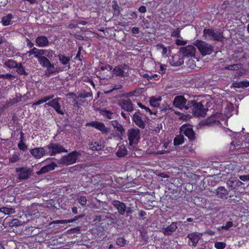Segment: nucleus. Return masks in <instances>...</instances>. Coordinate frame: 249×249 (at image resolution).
Here are the masks:
<instances>
[{"mask_svg": "<svg viewBox=\"0 0 249 249\" xmlns=\"http://www.w3.org/2000/svg\"><path fill=\"white\" fill-rule=\"evenodd\" d=\"M173 106L181 110H188L193 106V102L188 101L183 96L178 95L174 98L173 101Z\"/></svg>", "mask_w": 249, "mask_h": 249, "instance_id": "1", "label": "nucleus"}, {"mask_svg": "<svg viewBox=\"0 0 249 249\" xmlns=\"http://www.w3.org/2000/svg\"><path fill=\"white\" fill-rule=\"evenodd\" d=\"M194 45L196 46L203 56L211 54L214 51L213 45L202 40H196Z\"/></svg>", "mask_w": 249, "mask_h": 249, "instance_id": "2", "label": "nucleus"}, {"mask_svg": "<svg viewBox=\"0 0 249 249\" xmlns=\"http://www.w3.org/2000/svg\"><path fill=\"white\" fill-rule=\"evenodd\" d=\"M47 149V155L55 156L61 153H67L68 150L59 143L50 142L46 146Z\"/></svg>", "mask_w": 249, "mask_h": 249, "instance_id": "3", "label": "nucleus"}, {"mask_svg": "<svg viewBox=\"0 0 249 249\" xmlns=\"http://www.w3.org/2000/svg\"><path fill=\"white\" fill-rule=\"evenodd\" d=\"M80 155V153L74 151L69 153L67 156L62 157L59 160L60 164L70 165L76 163L78 157Z\"/></svg>", "mask_w": 249, "mask_h": 249, "instance_id": "4", "label": "nucleus"}, {"mask_svg": "<svg viewBox=\"0 0 249 249\" xmlns=\"http://www.w3.org/2000/svg\"><path fill=\"white\" fill-rule=\"evenodd\" d=\"M203 36L208 40L221 41L223 39L221 32L210 29H205L203 30Z\"/></svg>", "mask_w": 249, "mask_h": 249, "instance_id": "5", "label": "nucleus"}, {"mask_svg": "<svg viewBox=\"0 0 249 249\" xmlns=\"http://www.w3.org/2000/svg\"><path fill=\"white\" fill-rule=\"evenodd\" d=\"M193 102V113L196 116L205 117L208 109L204 108L201 102L196 103L195 100H191Z\"/></svg>", "mask_w": 249, "mask_h": 249, "instance_id": "6", "label": "nucleus"}, {"mask_svg": "<svg viewBox=\"0 0 249 249\" xmlns=\"http://www.w3.org/2000/svg\"><path fill=\"white\" fill-rule=\"evenodd\" d=\"M127 136L130 145L137 144L140 139V131L138 128L129 129L127 132Z\"/></svg>", "mask_w": 249, "mask_h": 249, "instance_id": "7", "label": "nucleus"}, {"mask_svg": "<svg viewBox=\"0 0 249 249\" xmlns=\"http://www.w3.org/2000/svg\"><path fill=\"white\" fill-rule=\"evenodd\" d=\"M16 171L17 173H18V178L19 180L29 178L33 174L32 169L26 167L16 168Z\"/></svg>", "mask_w": 249, "mask_h": 249, "instance_id": "8", "label": "nucleus"}, {"mask_svg": "<svg viewBox=\"0 0 249 249\" xmlns=\"http://www.w3.org/2000/svg\"><path fill=\"white\" fill-rule=\"evenodd\" d=\"M220 113H216L213 116H211L207 119L202 121L200 122L199 125L201 126H212V125H220L221 123L217 119L221 116Z\"/></svg>", "mask_w": 249, "mask_h": 249, "instance_id": "9", "label": "nucleus"}, {"mask_svg": "<svg viewBox=\"0 0 249 249\" xmlns=\"http://www.w3.org/2000/svg\"><path fill=\"white\" fill-rule=\"evenodd\" d=\"M179 133L180 135H185L190 140L193 141L195 139V132L189 124H186L182 125L180 128Z\"/></svg>", "mask_w": 249, "mask_h": 249, "instance_id": "10", "label": "nucleus"}, {"mask_svg": "<svg viewBox=\"0 0 249 249\" xmlns=\"http://www.w3.org/2000/svg\"><path fill=\"white\" fill-rule=\"evenodd\" d=\"M30 154L36 159H39L45 155H47V149L44 147H36L29 151Z\"/></svg>", "mask_w": 249, "mask_h": 249, "instance_id": "11", "label": "nucleus"}, {"mask_svg": "<svg viewBox=\"0 0 249 249\" xmlns=\"http://www.w3.org/2000/svg\"><path fill=\"white\" fill-rule=\"evenodd\" d=\"M179 53L184 57H193L195 56L196 49L193 45H188L181 47L179 49Z\"/></svg>", "mask_w": 249, "mask_h": 249, "instance_id": "12", "label": "nucleus"}, {"mask_svg": "<svg viewBox=\"0 0 249 249\" xmlns=\"http://www.w3.org/2000/svg\"><path fill=\"white\" fill-rule=\"evenodd\" d=\"M202 234L194 232L188 234L187 237L189 239L188 244L193 247H196L199 240L201 239Z\"/></svg>", "mask_w": 249, "mask_h": 249, "instance_id": "13", "label": "nucleus"}, {"mask_svg": "<svg viewBox=\"0 0 249 249\" xmlns=\"http://www.w3.org/2000/svg\"><path fill=\"white\" fill-rule=\"evenodd\" d=\"M86 126H90L96 129L101 131L103 133H107L108 132V129L106 127L105 124L100 122L92 121L86 124Z\"/></svg>", "mask_w": 249, "mask_h": 249, "instance_id": "14", "label": "nucleus"}, {"mask_svg": "<svg viewBox=\"0 0 249 249\" xmlns=\"http://www.w3.org/2000/svg\"><path fill=\"white\" fill-rule=\"evenodd\" d=\"M60 99V98H56L46 103V105L53 107L58 114L64 115V112L61 110V105L59 102Z\"/></svg>", "mask_w": 249, "mask_h": 249, "instance_id": "15", "label": "nucleus"}, {"mask_svg": "<svg viewBox=\"0 0 249 249\" xmlns=\"http://www.w3.org/2000/svg\"><path fill=\"white\" fill-rule=\"evenodd\" d=\"M8 217H7L3 220V225H5V227H6L7 226H9L12 228L14 227H17L25 225L26 224L25 222L21 221L18 219H14L12 220L10 222H8Z\"/></svg>", "mask_w": 249, "mask_h": 249, "instance_id": "16", "label": "nucleus"}, {"mask_svg": "<svg viewBox=\"0 0 249 249\" xmlns=\"http://www.w3.org/2000/svg\"><path fill=\"white\" fill-rule=\"evenodd\" d=\"M133 121L135 124L141 128H144L145 126V121L140 116V112L137 111L133 115Z\"/></svg>", "mask_w": 249, "mask_h": 249, "instance_id": "17", "label": "nucleus"}, {"mask_svg": "<svg viewBox=\"0 0 249 249\" xmlns=\"http://www.w3.org/2000/svg\"><path fill=\"white\" fill-rule=\"evenodd\" d=\"M120 106L124 110L128 112H132L134 110L133 106L130 99H123L120 103Z\"/></svg>", "mask_w": 249, "mask_h": 249, "instance_id": "18", "label": "nucleus"}, {"mask_svg": "<svg viewBox=\"0 0 249 249\" xmlns=\"http://www.w3.org/2000/svg\"><path fill=\"white\" fill-rule=\"evenodd\" d=\"M127 65H120L115 67L112 70V74L116 76L124 77L125 76L124 70L126 69Z\"/></svg>", "mask_w": 249, "mask_h": 249, "instance_id": "19", "label": "nucleus"}, {"mask_svg": "<svg viewBox=\"0 0 249 249\" xmlns=\"http://www.w3.org/2000/svg\"><path fill=\"white\" fill-rule=\"evenodd\" d=\"M178 227L177 222H172L171 225L166 228L162 229V232L165 235H171L176 231Z\"/></svg>", "mask_w": 249, "mask_h": 249, "instance_id": "20", "label": "nucleus"}, {"mask_svg": "<svg viewBox=\"0 0 249 249\" xmlns=\"http://www.w3.org/2000/svg\"><path fill=\"white\" fill-rule=\"evenodd\" d=\"M36 43L39 47H45L49 44V41L46 36H41L36 38Z\"/></svg>", "mask_w": 249, "mask_h": 249, "instance_id": "21", "label": "nucleus"}, {"mask_svg": "<svg viewBox=\"0 0 249 249\" xmlns=\"http://www.w3.org/2000/svg\"><path fill=\"white\" fill-rule=\"evenodd\" d=\"M113 205L117 209L120 214L124 215L126 210L125 204L124 203L118 200H115L113 202Z\"/></svg>", "mask_w": 249, "mask_h": 249, "instance_id": "22", "label": "nucleus"}, {"mask_svg": "<svg viewBox=\"0 0 249 249\" xmlns=\"http://www.w3.org/2000/svg\"><path fill=\"white\" fill-rule=\"evenodd\" d=\"M111 124L116 131H118L117 136L121 138L123 136L125 132L124 129L122 125L120 124L117 121H113L111 122Z\"/></svg>", "mask_w": 249, "mask_h": 249, "instance_id": "23", "label": "nucleus"}, {"mask_svg": "<svg viewBox=\"0 0 249 249\" xmlns=\"http://www.w3.org/2000/svg\"><path fill=\"white\" fill-rule=\"evenodd\" d=\"M57 166V165L55 163L53 162L50 164H48L47 165L44 166L42 167L40 170L37 172V175H41L43 174H45L49 171H52L54 169L55 167Z\"/></svg>", "mask_w": 249, "mask_h": 249, "instance_id": "24", "label": "nucleus"}, {"mask_svg": "<svg viewBox=\"0 0 249 249\" xmlns=\"http://www.w3.org/2000/svg\"><path fill=\"white\" fill-rule=\"evenodd\" d=\"M216 195L219 198H227L228 192L224 187H219L216 190Z\"/></svg>", "mask_w": 249, "mask_h": 249, "instance_id": "25", "label": "nucleus"}, {"mask_svg": "<svg viewBox=\"0 0 249 249\" xmlns=\"http://www.w3.org/2000/svg\"><path fill=\"white\" fill-rule=\"evenodd\" d=\"M89 147L93 151H98L103 149L104 145L101 141H96L89 144Z\"/></svg>", "mask_w": 249, "mask_h": 249, "instance_id": "26", "label": "nucleus"}, {"mask_svg": "<svg viewBox=\"0 0 249 249\" xmlns=\"http://www.w3.org/2000/svg\"><path fill=\"white\" fill-rule=\"evenodd\" d=\"M232 86L236 88H245L249 87V81L247 80L238 82L234 81L232 83Z\"/></svg>", "mask_w": 249, "mask_h": 249, "instance_id": "27", "label": "nucleus"}, {"mask_svg": "<svg viewBox=\"0 0 249 249\" xmlns=\"http://www.w3.org/2000/svg\"><path fill=\"white\" fill-rule=\"evenodd\" d=\"M13 18V16L11 14H8L6 16L3 17L1 19V23L2 25L6 26L12 24L13 23L12 20Z\"/></svg>", "mask_w": 249, "mask_h": 249, "instance_id": "28", "label": "nucleus"}, {"mask_svg": "<svg viewBox=\"0 0 249 249\" xmlns=\"http://www.w3.org/2000/svg\"><path fill=\"white\" fill-rule=\"evenodd\" d=\"M116 154L118 157H124L127 154V151L126 147L124 145L119 146Z\"/></svg>", "mask_w": 249, "mask_h": 249, "instance_id": "29", "label": "nucleus"}, {"mask_svg": "<svg viewBox=\"0 0 249 249\" xmlns=\"http://www.w3.org/2000/svg\"><path fill=\"white\" fill-rule=\"evenodd\" d=\"M22 100V96H16V97L13 98L12 99H10L9 101H7L5 105V107H8L12 105H13L15 104L19 103L21 102Z\"/></svg>", "mask_w": 249, "mask_h": 249, "instance_id": "30", "label": "nucleus"}, {"mask_svg": "<svg viewBox=\"0 0 249 249\" xmlns=\"http://www.w3.org/2000/svg\"><path fill=\"white\" fill-rule=\"evenodd\" d=\"M47 69L45 71V75L47 76H50L51 75L56 72V68L53 64L51 63L46 67Z\"/></svg>", "mask_w": 249, "mask_h": 249, "instance_id": "31", "label": "nucleus"}, {"mask_svg": "<svg viewBox=\"0 0 249 249\" xmlns=\"http://www.w3.org/2000/svg\"><path fill=\"white\" fill-rule=\"evenodd\" d=\"M39 64L42 67L46 68L51 63L50 60L43 55L38 60Z\"/></svg>", "mask_w": 249, "mask_h": 249, "instance_id": "32", "label": "nucleus"}, {"mask_svg": "<svg viewBox=\"0 0 249 249\" xmlns=\"http://www.w3.org/2000/svg\"><path fill=\"white\" fill-rule=\"evenodd\" d=\"M0 212L7 215L15 213L16 212L14 208L7 207H3L0 208Z\"/></svg>", "mask_w": 249, "mask_h": 249, "instance_id": "33", "label": "nucleus"}, {"mask_svg": "<svg viewBox=\"0 0 249 249\" xmlns=\"http://www.w3.org/2000/svg\"><path fill=\"white\" fill-rule=\"evenodd\" d=\"M35 53L34 57L38 60L44 54H45V50L44 49H38L36 48H35Z\"/></svg>", "mask_w": 249, "mask_h": 249, "instance_id": "34", "label": "nucleus"}, {"mask_svg": "<svg viewBox=\"0 0 249 249\" xmlns=\"http://www.w3.org/2000/svg\"><path fill=\"white\" fill-rule=\"evenodd\" d=\"M54 97L53 95H49L47 96L44 97L41 99L37 101L36 102H35L33 104V106H38L41 104L46 102L48 101L53 99Z\"/></svg>", "mask_w": 249, "mask_h": 249, "instance_id": "35", "label": "nucleus"}, {"mask_svg": "<svg viewBox=\"0 0 249 249\" xmlns=\"http://www.w3.org/2000/svg\"><path fill=\"white\" fill-rule=\"evenodd\" d=\"M161 101V98L159 97L156 98L154 97H152L149 100V103L150 105L154 107H157L160 105V102Z\"/></svg>", "mask_w": 249, "mask_h": 249, "instance_id": "36", "label": "nucleus"}, {"mask_svg": "<svg viewBox=\"0 0 249 249\" xmlns=\"http://www.w3.org/2000/svg\"><path fill=\"white\" fill-rule=\"evenodd\" d=\"M58 56L59 60L62 64L66 65L69 63L71 59L70 57H67L63 54H59Z\"/></svg>", "mask_w": 249, "mask_h": 249, "instance_id": "37", "label": "nucleus"}, {"mask_svg": "<svg viewBox=\"0 0 249 249\" xmlns=\"http://www.w3.org/2000/svg\"><path fill=\"white\" fill-rule=\"evenodd\" d=\"M17 62L12 59H9L4 63V65L10 69L16 68L18 66Z\"/></svg>", "mask_w": 249, "mask_h": 249, "instance_id": "38", "label": "nucleus"}, {"mask_svg": "<svg viewBox=\"0 0 249 249\" xmlns=\"http://www.w3.org/2000/svg\"><path fill=\"white\" fill-rule=\"evenodd\" d=\"M92 96L91 92H86L85 90H82L79 92L78 97L86 98Z\"/></svg>", "mask_w": 249, "mask_h": 249, "instance_id": "39", "label": "nucleus"}, {"mask_svg": "<svg viewBox=\"0 0 249 249\" xmlns=\"http://www.w3.org/2000/svg\"><path fill=\"white\" fill-rule=\"evenodd\" d=\"M160 77V75L158 74H149L148 73H145L143 74L142 77L146 78L147 80H157V79H159V77Z\"/></svg>", "mask_w": 249, "mask_h": 249, "instance_id": "40", "label": "nucleus"}, {"mask_svg": "<svg viewBox=\"0 0 249 249\" xmlns=\"http://www.w3.org/2000/svg\"><path fill=\"white\" fill-rule=\"evenodd\" d=\"M17 68V71L19 74L27 75V72H26L25 68L23 67L21 63H18V66L16 67Z\"/></svg>", "mask_w": 249, "mask_h": 249, "instance_id": "41", "label": "nucleus"}, {"mask_svg": "<svg viewBox=\"0 0 249 249\" xmlns=\"http://www.w3.org/2000/svg\"><path fill=\"white\" fill-rule=\"evenodd\" d=\"M82 217V215H79V216H76L74 217L73 219H69V220H58L57 221V223H59V224H68V223H71V222H73L74 221H76L77 220H78V219L80 217Z\"/></svg>", "mask_w": 249, "mask_h": 249, "instance_id": "42", "label": "nucleus"}, {"mask_svg": "<svg viewBox=\"0 0 249 249\" xmlns=\"http://www.w3.org/2000/svg\"><path fill=\"white\" fill-rule=\"evenodd\" d=\"M178 56H175L173 57V65L175 66H180L183 63V60L182 58H178Z\"/></svg>", "mask_w": 249, "mask_h": 249, "instance_id": "43", "label": "nucleus"}, {"mask_svg": "<svg viewBox=\"0 0 249 249\" xmlns=\"http://www.w3.org/2000/svg\"><path fill=\"white\" fill-rule=\"evenodd\" d=\"M101 114L102 115L107 117L109 119H113L114 118V116H115V114L114 113L107 110H102L101 112Z\"/></svg>", "mask_w": 249, "mask_h": 249, "instance_id": "44", "label": "nucleus"}, {"mask_svg": "<svg viewBox=\"0 0 249 249\" xmlns=\"http://www.w3.org/2000/svg\"><path fill=\"white\" fill-rule=\"evenodd\" d=\"M184 142V138L182 135L176 137L174 142L175 145H179Z\"/></svg>", "mask_w": 249, "mask_h": 249, "instance_id": "45", "label": "nucleus"}, {"mask_svg": "<svg viewBox=\"0 0 249 249\" xmlns=\"http://www.w3.org/2000/svg\"><path fill=\"white\" fill-rule=\"evenodd\" d=\"M112 8L114 10V15L116 16H118L120 14V8L116 1L113 2L112 5Z\"/></svg>", "mask_w": 249, "mask_h": 249, "instance_id": "46", "label": "nucleus"}, {"mask_svg": "<svg viewBox=\"0 0 249 249\" xmlns=\"http://www.w3.org/2000/svg\"><path fill=\"white\" fill-rule=\"evenodd\" d=\"M233 226V223L232 221H228L226 223L225 226H222L218 228V230H225L228 231L230 228Z\"/></svg>", "mask_w": 249, "mask_h": 249, "instance_id": "47", "label": "nucleus"}, {"mask_svg": "<svg viewBox=\"0 0 249 249\" xmlns=\"http://www.w3.org/2000/svg\"><path fill=\"white\" fill-rule=\"evenodd\" d=\"M19 154H14L12 155V156L9 159V162L10 163H16L19 160Z\"/></svg>", "mask_w": 249, "mask_h": 249, "instance_id": "48", "label": "nucleus"}, {"mask_svg": "<svg viewBox=\"0 0 249 249\" xmlns=\"http://www.w3.org/2000/svg\"><path fill=\"white\" fill-rule=\"evenodd\" d=\"M45 54H44V56L47 57L49 59H52L54 55H55L54 52L51 50H45Z\"/></svg>", "mask_w": 249, "mask_h": 249, "instance_id": "49", "label": "nucleus"}, {"mask_svg": "<svg viewBox=\"0 0 249 249\" xmlns=\"http://www.w3.org/2000/svg\"><path fill=\"white\" fill-rule=\"evenodd\" d=\"M226 246V244L223 242H216L214 243V247L217 249H224Z\"/></svg>", "mask_w": 249, "mask_h": 249, "instance_id": "50", "label": "nucleus"}, {"mask_svg": "<svg viewBox=\"0 0 249 249\" xmlns=\"http://www.w3.org/2000/svg\"><path fill=\"white\" fill-rule=\"evenodd\" d=\"M180 29L179 28H178L174 30L171 33V36L176 37L177 38H179L180 37Z\"/></svg>", "mask_w": 249, "mask_h": 249, "instance_id": "51", "label": "nucleus"}, {"mask_svg": "<svg viewBox=\"0 0 249 249\" xmlns=\"http://www.w3.org/2000/svg\"><path fill=\"white\" fill-rule=\"evenodd\" d=\"M125 240L122 237H120L117 239L116 240V244L117 245L120 247H123L125 244Z\"/></svg>", "mask_w": 249, "mask_h": 249, "instance_id": "52", "label": "nucleus"}, {"mask_svg": "<svg viewBox=\"0 0 249 249\" xmlns=\"http://www.w3.org/2000/svg\"><path fill=\"white\" fill-rule=\"evenodd\" d=\"M78 202L82 205L85 206L87 204V199L85 196H81L78 197Z\"/></svg>", "mask_w": 249, "mask_h": 249, "instance_id": "53", "label": "nucleus"}, {"mask_svg": "<svg viewBox=\"0 0 249 249\" xmlns=\"http://www.w3.org/2000/svg\"><path fill=\"white\" fill-rule=\"evenodd\" d=\"M18 146L19 149L23 151H25L27 149V145L25 144L24 142H19Z\"/></svg>", "mask_w": 249, "mask_h": 249, "instance_id": "54", "label": "nucleus"}, {"mask_svg": "<svg viewBox=\"0 0 249 249\" xmlns=\"http://www.w3.org/2000/svg\"><path fill=\"white\" fill-rule=\"evenodd\" d=\"M225 69L229 70H237L239 69V66L237 64H233L225 67Z\"/></svg>", "mask_w": 249, "mask_h": 249, "instance_id": "55", "label": "nucleus"}, {"mask_svg": "<svg viewBox=\"0 0 249 249\" xmlns=\"http://www.w3.org/2000/svg\"><path fill=\"white\" fill-rule=\"evenodd\" d=\"M138 105L140 107H141L142 109H144L146 112H148L150 114H152V112L150 110V109L147 107H146L144 105H142L141 103H138Z\"/></svg>", "mask_w": 249, "mask_h": 249, "instance_id": "56", "label": "nucleus"}, {"mask_svg": "<svg viewBox=\"0 0 249 249\" xmlns=\"http://www.w3.org/2000/svg\"><path fill=\"white\" fill-rule=\"evenodd\" d=\"M123 86L120 84L114 85L112 86V89L111 90L107 91V93H110L114 90L119 89H122Z\"/></svg>", "mask_w": 249, "mask_h": 249, "instance_id": "57", "label": "nucleus"}, {"mask_svg": "<svg viewBox=\"0 0 249 249\" xmlns=\"http://www.w3.org/2000/svg\"><path fill=\"white\" fill-rule=\"evenodd\" d=\"M187 43V41L183 40L180 39H177L176 40V44L178 46L184 45Z\"/></svg>", "mask_w": 249, "mask_h": 249, "instance_id": "58", "label": "nucleus"}, {"mask_svg": "<svg viewBox=\"0 0 249 249\" xmlns=\"http://www.w3.org/2000/svg\"><path fill=\"white\" fill-rule=\"evenodd\" d=\"M142 91L143 89L142 88H138L132 91L133 93H134V96L141 94L142 92Z\"/></svg>", "mask_w": 249, "mask_h": 249, "instance_id": "59", "label": "nucleus"}, {"mask_svg": "<svg viewBox=\"0 0 249 249\" xmlns=\"http://www.w3.org/2000/svg\"><path fill=\"white\" fill-rule=\"evenodd\" d=\"M239 178L243 181H249V175L240 176Z\"/></svg>", "mask_w": 249, "mask_h": 249, "instance_id": "60", "label": "nucleus"}, {"mask_svg": "<svg viewBox=\"0 0 249 249\" xmlns=\"http://www.w3.org/2000/svg\"><path fill=\"white\" fill-rule=\"evenodd\" d=\"M132 96H134V93H133L132 91L125 93L122 95V97H124L125 98H128Z\"/></svg>", "mask_w": 249, "mask_h": 249, "instance_id": "61", "label": "nucleus"}, {"mask_svg": "<svg viewBox=\"0 0 249 249\" xmlns=\"http://www.w3.org/2000/svg\"><path fill=\"white\" fill-rule=\"evenodd\" d=\"M158 47L162 49L161 53L162 54H165L166 53L167 50L166 48L164 46H163V45H158Z\"/></svg>", "mask_w": 249, "mask_h": 249, "instance_id": "62", "label": "nucleus"}, {"mask_svg": "<svg viewBox=\"0 0 249 249\" xmlns=\"http://www.w3.org/2000/svg\"><path fill=\"white\" fill-rule=\"evenodd\" d=\"M139 11L142 13H144L146 12V8L145 6H141L139 8Z\"/></svg>", "mask_w": 249, "mask_h": 249, "instance_id": "63", "label": "nucleus"}, {"mask_svg": "<svg viewBox=\"0 0 249 249\" xmlns=\"http://www.w3.org/2000/svg\"><path fill=\"white\" fill-rule=\"evenodd\" d=\"M132 32L134 34H138L139 33V29L137 27H134L132 29Z\"/></svg>", "mask_w": 249, "mask_h": 249, "instance_id": "64", "label": "nucleus"}]
</instances>
